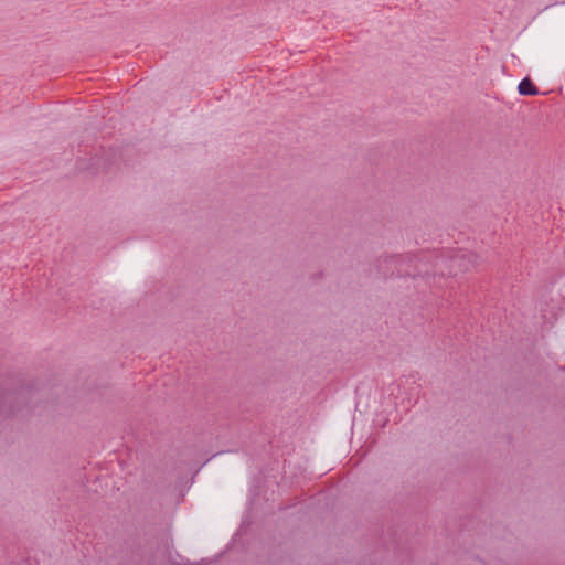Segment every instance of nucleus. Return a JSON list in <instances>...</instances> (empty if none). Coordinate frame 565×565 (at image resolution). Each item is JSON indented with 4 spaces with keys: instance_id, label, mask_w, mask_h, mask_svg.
Returning a JSON list of instances; mask_svg holds the SVG:
<instances>
[{
    "instance_id": "1",
    "label": "nucleus",
    "mask_w": 565,
    "mask_h": 565,
    "mask_svg": "<svg viewBox=\"0 0 565 565\" xmlns=\"http://www.w3.org/2000/svg\"><path fill=\"white\" fill-rule=\"evenodd\" d=\"M518 90L521 95L527 96H535L539 94L537 87L529 78H524L520 82Z\"/></svg>"
}]
</instances>
